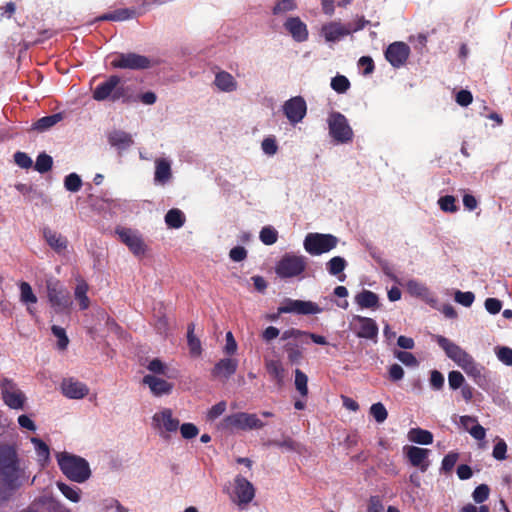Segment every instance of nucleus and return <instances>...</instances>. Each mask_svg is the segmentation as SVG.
Wrapping results in <instances>:
<instances>
[{
  "label": "nucleus",
  "instance_id": "60",
  "mask_svg": "<svg viewBox=\"0 0 512 512\" xmlns=\"http://www.w3.org/2000/svg\"><path fill=\"white\" fill-rule=\"evenodd\" d=\"M474 299H475V295H474V293H472L470 291H467V292L457 291L455 294V300L459 304H461L465 307H470L472 305V303L474 302Z\"/></svg>",
  "mask_w": 512,
  "mask_h": 512
},
{
  "label": "nucleus",
  "instance_id": "8",
  "mask_svg": "<svg viewBox=\"0 0 512 512\" xmlns=\"http://www.w3.org/2000/svg\"><path fill=\"white\" fill-rule=\"evenodd\" d=\"M47 297L56 313L69 310L72 304L69 291L58 280L47 282Z\"/></svg>",
  "mask_w": 512,
  "mask_h": 512
},
{
  "label": "nucleus",
  "instance_id": "49",
  "mask_svg": "<svg viewBox=\"0 0 512 512\" xmlns=\"http://www.w3.org/2000/svg\"><path fill=\"white\" fill-rule=\"evenodd\" d=\"M331 87L337 93H345L350 88V81L344 75H337L332 78Z\"/></svg>",
  "mask_w": 512,
  "mask_h": 512
},
{
  "label": "nucleus",
  "instance_id": "58",
  "mask_svg": "<svg viewBox=\"0 0 512 512\" xmlns=\"http://www.w3.org/2000/svg\"><path fill=\"white\" fill-rule=\"evenodd\" d=\"M465 429L469 432V434L475 438L476 440H483L486 435V431L484 427L481 425L474 423L471 427L468 426V421L464 423Z\"/></svg>",
  "mask_w": 512,
  "mask_h": 512
},
{
  "label": "nucleus",
  "instance_id": "3",
  "mask_svg": "<svg viewBox=\"0 0 512 512\" xmlns=\"http://www.w3.org/2000/svg\"><path fill=\"white\" fill-rule=\"evenodd\" d=\"M307 267V258L303 255L285 253L277 262L275 272L280 278H292L302 274Z\"/></svg>",
  "mask_w": 512,
  "mask_h": 512
},
{
  "label": "nucleus",
  "instance_id": "35",
  "mask_svg": "<svg viewBox=\"0 0 512 512\" xmlns=\"http://www.w3.org/2000/svg\"><path fill=\"white\" fill-rule=\"evenodd\" d=\"M57 487L63 496L73 503H78L82 498V490L77 486H71L63 482H57Z\"/></svg>",
  "mask_w": 512,
  "mask_h": 512
},
{
  "label": "nucleus",
  "instance_id": "5",
  "mask_svg": "<svg viewBox=\"0 0 512 512\" xmlns=\"http://www.w3.org/2000/svg\"><path fill=\"white\" fill-rule=\"evenodd\" d=\"M254 485L244 476L236 475L231 488L230 498L240 508L247 507L255 497Z\"/></svg>",
  "mask_w": 512,
  "mask_h": 512
},
{
  "label": "nucleus",
  "instance_id": "55",
  "mask_svg": "<svg viewBox=\"0 0 512 512\" xmlns=\"http://www.w3.org/2000/svg\"><path fill=\"white\" fill-rule=\"evenodd\" d=\"M296 8L295 0H278L273 8V14H281Z\"/></svg>",
  "mask_w": 512,
  "mask_h": 512
},
{
  "label": "nucleus",
  "instance_id": "23",
  "mask_svg": "<svg viewBox=\"0 0 512 512\" xmlns=\"http://www.w3.org/2000/svg\"><path fill=\"white\" fill-rule=\"evenodd\" d=\"M151 426L163 438H169L179 428L177 418H152Z\"/></svg>",
  "mask_w": 512,
  "mask_h": 512
},
{
  "label": "nucleus",
  "instance_id": "56",
  "mask_svg": "<svg viewBox=\"0 0 512 512\" xmlns=\"http://www.w3.org/2000/svg\"><path fill=\"white\" fill-rule=\"evenodd\" d=\"M490 489L486 484H481L475 488L472 497L476 503H483L488 499Z\"/></svg>",
  "mask_w": 512,
  "mask_h": 512
},
{
  "label": "nucleus",
  "instance_id": "62",
  "mask_svg": "<svg viewBox=\"0 0 512 512\" xmlns=\"http://www.w3.org/2000/svg\"><path fill=\"white\" fill-rule=\"evenodd\" d=\"M507 445L504 440L497 439L493 448V457L497 460H504L506 458Z\"/></svg>",
  "mask_w": 512,
  "mask_h": 512
},
{
  "label": "nucleus",
  "instance_id": "14",
  "mask_svg": "<svg viewBox=\"0 0 512 512\" xmlns=\"http://www.w3.org/2000/svg\"><path fill=\"white\" fill-rule=\"evenodd\" d=\"M437 344L445 351L447 357L453 360L459 367H461L471 357L464 349L459 345L450 341L448 338L437 335L435 336Z\"/></svg>",
  "mask_w": 512,
  "mask_h": 512
},
{
  "label": "nucleus",
  "instance_id": "13",
  "mask_svg": "<svg viewBox=\"0 0 512 512\" xmlns=\"http://www.w3.org/2000/svg\"><path fill=\"white\" fill-rule=\"evenodd\" d=\"M461 368L480 388L484 390H488L490 388L491 379L489 373L482 365L478 364L472 356L461 366Z\"/></svg>",
  "mask_w": 512,
  "mask_h": 512
},
{
  "label": "nucleus",
  "instance_id": "33",
  "mask_svg": "<svg viewBox=\"0 0 512 512\" xmlns=\"http://www.w3.org/2000/svg\"><path fill=\"white\" fill-rule=\"evenodd\" d=\"M20 301L27 305V311L33 315V309L30 305L37 303V296L34 294L31 285L28 282L22 281L19 284Z\"/></svg>",
  "mask_w": 512,
  "mask_h": 512
},
{
  "label": "nucleus",
  "instance_id": "30",
  "mask_svg": "<svg viewBox=\"0 0 512 512\" xmlns=\"http://www.w3.org/2000/svg\"><path fill=\"white\" fill-rule=\"evenodd\" d=\"M355 302L361 308L375 309L379 307V297L376 293L370 290H362L355 296Z\"/></svg>",
  "mask_w": 512,
  "mask_h": 512
},
{
  "label": "nucleus",
  "instance_id": "39",
  "mask_svg": "<svg viewBox=\"0 0 512 512\" xmlns=\"http://www.w3.org/2000/svg\"><path fill=\"white\" fill-rule=\"evenodd\" d=\"M195 325L193 323L188 325L187 329V344L190 354L194 357H198L202 353V347L200 340L194 335Z\"/></svg>",
  "mask_w": 512,
  "mask_h": 512
},
{
  "label": "nucleus",
  "instance_id": "42",
  "mask_svg": "<svg viewBox=\"0 0 512 512\" xmlns=\"http://www.w3.org/2000/svg\"><path fill=\"white\" fill-rule=\"evenodd\" d=\"M31 441L34 445L38 462L42 466L45 465L49 461V458H50L49 447L38 438H32Z\"/></svg>",
  "mask_w": 512,
  "mask_h": 512
},
{
  "label": "nucleus",
  "instance_id": "15",
  "mask_svg": "<svg viewBox=\"0 0 512 512\" xmlns=\"http://www.w3.org/2000/svg\"><path fill=\"white\" fill-rule=\"evenodd\" d=\"M437 344L445 351L447 357L453 360L459 367H461L471 357L464 349L459 345L450 341L448 338L437 335L435 336Z\"/></svg>",
  "mask_w": 512,
  "mask_h": 512
},
{
  "label": "nucleus",
  "instance_id": "64",
  "mask_svg": "<svg viewBox=\"0 0 512 512\" xmlns=\"http://www.w3.org/2000/svg\"><path fill=\"white\" fill-rule=\"evenodd\" d=\"M497 357L498 359L508 365H512V349L509 347H500L497 351Z\"/></svg>",
  "mask_w": 512,
  "mask_h": 512
},
{
  "label": "nucleus",
  "instance_id": "45",
  "mask_svg": "<svg viewBox=\"0 0 512 512\" xmlns=\"http://www.w3.org/2000/svg\"><path fill=\"white\" fill-rule=\"evenodd\" d=\"M407 290L412 296L420 298H426L429 294L428 288L417 280H409L407 282Z\"/></svg>",
  "mask_w": 512,
  "mask_h": 512
},
{
  "label": "nucleus",
  "instance_id": "18",
  "mask_svg": "<svg viewBox=\"0 0 512 512\" xmlns=\"http://www.w3.org/2000/svg\"><path fill=\"white\" fill-rule=\"evenodd\" d=\"M62 394L70 399H82L89 393L88 386L73 378H64L60 384Z\"/></svg>",
  "mask_w": 512,
  "mask_h": 512
},
{
  "label": "nucleus",
  "instance_id": "59",
  "mask_svg": "<svg viewBox=\"0 0 512 512\" xmlns=\"http://www.w3.org/2000/svg\"><path fill=\"white\" fill-rule=\"evenodd\" d=\"M464 377L459 371H451L448 374V383L451 389L456 390L464 384Z\"/></svg>",
  "mask_w": 512,
  "mask_h": 512
},
{
  "label": "nucleus",
  "instance_id": "1",
  "mask_svg": "<svg viewBox=\"0 0 512 512\" xmlns=\"http://www.w3.org/2000/svg\"><path fill=\"white\" fill-rule=\"evenodd\" d=\"M56 460L62 473L73 482L84 483L91 477L89 463L80 456L59 452L56 454Z\"/></svg>",
  "mask_w": 512,
  "mask_h": 512
},
{
  "label": "nucleus",
  "instance_id": "2",
  "mask_svg": "<svg viewBox=\"0 0 512 512\" xmlns=\"http://www.w3.org/2000/svg\"><path fill=\"white\" fill-rule=\"evenodd\" d=\"M127 91V87L121 84V78L118 75H111L95 87L92 97L96 101L126 102L129 98Z\"/></svg>",
  "mask_w": 512,
  "mask_h": 512
},
{
  "label": "nucleus",
  "instance_id": "43",
  "mask_svg": "<svg viewBox=\"0 0 512 512\" xmlns=\"http://www.w3.org/2000/svg\"><path fill=\"white\" fill-rule=\"evenodd\" d=\"M346 266V260L340 256L331 258L326 264L329 274L334 276L342 273Z\"/></svg>",
  "mask_w": 512,
  "mask_h": 512
},
{
  "label": "nucleus",
  "instance_id": "19",
  "mask_svg": "<svg viewBox=\"0 0 512 512\" xmlns=\"http://www.w3.org/2000/svg\"><path fill=\"white\" fill-rule=\"evenodd\" d=\"M403 452L413 466L419 467L422 471L428 468L429 463L427 459L430 452L428 449L404 446Z\"/></svg>",
  "mask_w": 512,
  "mask_h": 512
},
{
  "label": "nucleus",
  "instance_id": "6",
  "mask_svg": "<svg viewBox=\"0 0 512 512\" xmlns=\"http://www.w3.org/2000/svg\"><path fill=\"white\" fill-rule=\"evenodd\" d=\"M322 309L314 302L286 299L284 305L278 307L277 312L267 314L266 319L269 321H276L281 314L296 313L301 315H310L320 313Z\"/></svg>",
  "mask_w": 512,
  "mask_h": 512
},
{
  "label": "nucleus",
  "instance_id": "54",
  "mask_svg": "<svg viewBox=\"0 0 512 512\" xmlns=\"http://www.w3.org/2000/svg\"><path fill=\"white\" fill-rule=\"evenodd\" d=\"M394 355L400 362H402L406 366L416 367L419 364L416 357L410 352L396 351Z\"/></svg>",
  "mask_w": 512,
  "mask_h": 512
},
{
  "label": "nucleus",
  "instance_id": "51",
  "mask_svg": "<svg viewBox=\"0 0 512 512\" xmlns=\"http://www.w3.org/2000/svg\"><path fill=\"white\" fill-rule=\"evenodd\" d=\"M235 461H236L237 470H238L237 475H242L244 477L249 474L252 475V468H253L254 462L250 458L238 457V458H236Z\"/></svg>",
  "mask_w": 512,
  "mask_h": 512
},
{
  "label": "nucleus",
  "instance_id": "53",
  "mask_svg": "<svg viewBox=\"0 0 512 512\" xmlns=\"http://www.w3.org/2000/svg\"><path fill=\"white\" fill-rule=\"evenodd\" d=\"M368 512H400L398 508L389 506L385 509L381 500L377 497H372L368 505Z\"/></svg>",
  "mask_w": 512,
  "mask_h": 512
},
{
  "label": "nucleus",
  "instance_id": "37",
  "mask_svg": "<svg viewBox=\"0 0 512 512\" xmlns=\"http://www.w3.org/2000/svg\"><path fill=\"white\" fill-rule=\"evenodd\" d=\"M283 350L287 354V358L292 364H299L303 358L301 347L295 341H287L283 346Z\"/></svg>",
  "mask_w": 512,
  "mask_h": 512
},
{
  "label": "nucleus",
  "instance_id": "46",
  "mask_svg": "<svg viewBox=\"0 0 512 512\" xmlns=\"http://www.w3.org/2000/svg\"><path fill=\"white\" fill-rule=\"evenodd\" d=\"M259 238L265 245H273L278 239V232L271 226H265L261 229Z\"/></svg>",
  "mask_w": 512,
  "mask_h": 512
},
{
  "label": "nucleus",
  "instance_id": "22",
  "mask_svg": "<svg viewBox=\"0 0 512 512\" xmlns=\"http://www.w3.org/2000/svg\"><path fill=\"white\" fill-rule=\"evenodd\" d=\"M354 321L359 323V327L356 330V335L359 338L374 339L377 337L378 325L372 318L356 315L354 316Z\"/></svg>",
  "mask_w": 512,
  "mask_h": 512
},
{
  "label": "nucleus",
  "instance_id": "16",
  "mask_svg": "<svg viewBox=\"0 0 512 512\" xmlns=\"http://www.w3.org/2000/svg\"><path fill=\"white\" fill-rule=\"evenodd\" d=\"M437 344L445 351L447 357L453 360L459 367H461L471 357L464 349L459 345L450 341L448 338L437 335L435 336Z\"/></svg>",
  "mask_w": 512,
  "mask_h": 512
},
{
  "label": "nucleus",
  "instance_id": "27",
  "mask_svg": "<svg viewBox=\"0 0 512 512\" xmlns=\"http://www.w3.org/2000/svg\"><path fill=\"white\" fill-rule=\"evenodd\" d=\"M323 32L327 41L335 42L349 35L351 30L339 22H331L323 27Z\"/></svg>",
  "mask_w": 512,
  "mask_h": 512
},
{
  "label": "nucleus",
  "instance_id": "31",
  "mask_svg": "<svg viewBox=\"0 0 512 512\" xmlns=\"http://www.w3.org/2000/svg\"><path fill=\"white\" fill-rule=\"evenodd\" d=\"M108 141L112 146L121 150H124L133 144L131 135L120 130L111 132L108 136Z\"/></svg>",
  "mask_w": 512,
  "mask_h": 512
},
{
  "label": "nucleus",
  "instance_id": "29",
  "mask_svg": "<svg viewBox=\"0 0 512 512\" xmlns=\"http://www.w3.org/2000/svg\"><path fill=\"white\" fill-rule=\"evenodd\" d=\"M214 84L223 92H233L237 89V81L226 71L216 73Z\"/></svg>",
  "mask_w": 512,
  "mask_h": 512
},
{
  "label": "nucleus",
  "instance_id": "12",
  "mask_svg": "<svg viewBox=\"0 0 512 512\" xmlns=\"http://www.w3.org/2000/svg\"><path fill=\"white\" fill-rule=\"evenodd\" d=\"M411 50L408 44L401 41H396L388 45L384 55L386 60L394 68L404 66L410 56Z\"/></svg>",
  "mask_w": 512,
  "mask_h": 512
},
{
  "label": "nucleus",
  "instance_id": "48",
  "mask_svg": "<svg viewBox=\"0 0 512 512\" xmlns=\"http://www.w3.org/2000/svg\"><path fill=\"white\" fill-rule=\"evenodd\" d=\"M307 382H308L307 375L300 369H296L295 370V387L302 396H306L308 394Z\"/></svg>",
  "mask_w": 512,
  "mask_h": 512
},
{
  "label": "nucleus",
  "instance_id": "47",
  "mask_svg": "<svg viewBox=\"0 0 512 512\" xmlns=\"http://www.w3.org/2000/svg\"><path fill=\"white\" fill-rule=\"evenodd\" d=\"M438 204L443 212L455 213L458 211L456 198L452 195H445L439 198Z\"/></svg>",
  "mask_w": 512,
  "mask_h": 512
},
{
  "label": "nucleus",
  "instance_id": "26",
  "mask_svg": "<svg viewBox=\"0 0 512 512\" xmlns=\"http://www.w3.org/2000/svg\"><path fill=\"white\" fill-rule=\"evenodd\" d=\"M143 383L150 388L155 396L169 394L173 388L171 383L154 375H145L143 377Z\"/></svg>",
  "mask_w": 512,
  "mask_h": 512
},
{
  "label": "nucleus",
  "instance_id": "34",
  "mask_svg": "<svg viewBox=\"0 0 512 512\" xmlns=\"http://www.w3.org/2000/svg\"><path fill=\"white\" fill-rule=\"evenodd\" d=\"M62 120L60 113L44 116L33 123L32 128L38 132H44Z\"/></svg>",
  "mask_w": 512,
  "mask_h": 512
},
{
  "label": "nucleus",
  "instance_id": "24",
  "mask_svg": "<svg viewBox=\"0 0 512 512\" xmlns=\"http://www.w3.org/2000/svg\"><path fill=\"white\" fill-rule=\"evenodd\" d=\"M225 420L226 426L233 432L249 431L263 426L258 418H225Z\"/></svg>",
  "mask_w": 512,
  "mask_h": 512
},
{
  "label": "nucleus",
  "instance_id": "11",
  "mask_svg": "<svg viewBox=\"0 0 512 512\" xmlns=\"http://www.w3.org/2000/svg\"><path fill=\"white\" fill-rule=\"evenodd\" d=\"M0 388L3 400L7 406L13 409L22 408L25 395L12 379L3 378L0 381Z\"/></svg>",
  "mask_w": 512,
  "mask_h": 512
},
{
  "label": "nucleus",
  "instance_id": "7",
  "mask_svg": "<svg viewBox=\"0 0 512 512\" xmlns=\"http://www.w3.org/2000/svg\"><path fill=\"white\" fill-rule=\"evenodd\" d=\"M338 239L332 234L309 233L304 240V248L310 255H321L334 249Z\"/></svg>",
  "mask_w": 512,
  "mask_h": 512
},
{
  "label": "nucleus",
  "instance_id": "17",
  "mask_svg": "<svg viewBox=\"0 0 512 512\" xmlns=\"http://www.w3.org/2000/svg\"><path fill=\"white\" fill-rule=\"evenodd\" d=\"M285 116L292 124L299 123L306 115L307 105L301 96L293 97L283 105Z\"/></svg>",
  "mask_w": 512,
  "mask_h": 512
},
{
  "label": "nucleus",
  "instance_id": "9",
  "mask_svg": "<svg viewBox=\"0 0 512 512\" xmlns=\"http://www.w3.org/2000/svg\"><path fill=\"white\" fill-rule=\"evenodd\" d=\"M329 134L338 143H347L352 140L353 131L348 124L346 117L333 112L328 118Z\"/></svg>",
  "mask_w": 512,
  "mask_h": 512
},
{
  "label": "nucleus",
  "instance_id": "41",
  "mask_svg": "<svg viewBox=\"0 0 512 512\" xmlns=\"http://www.w3.org/2000/svg\"><path fill=\"white\" fill-rule=\"evenodd\" d=\"M135 16V10L123 8L117 9L111 13H107L102 15L100 20H108V21H125L131 19Z\"/></svg>",
  "mask_w": 512,
  "mask_h": 512
},
{
  "label": "nucleus",
  "instance_id": "4",
  "mask_svg": "<svg viewBox=\"0 0 512 512\" xmlns=\"http://www.w3.org/2000/svg\"><path fill=\"white\" fill-rule=\"evenodd\" d=\"M159 64L147 56L134 52L117 53L111 61V66L117 69L145 70Z\"/></svg>",
  "mask_w": 512,
  "mask_h": 512
},
{
  "label": "nucleus",
  "instance_id": "36",
  "mask_svg": "<svg viewBox=\"0 0 512 512\" xmlns=\"http://www.w3.org/2000/svg\"><path fill=\"white\" fill-rule=\"evenodd\" d=\"M409 441L421 444L428 445L433 441V435L427 431L420 428H413L408 432L407 435Z\"/></svg>",
  "mask_w": 512,
  "mask_h": 512
},
{
  "label": "nucleus",
  "instance_id": "61",
  "mask_svg": "<svg viewBox=\"0 0 512 512\" xmlns=\"http://www.w3.org/2000/svg\"><path fill=\"white\" fill-rule=\"evenodd\" d=\"M15 163L24 169H29L32 167L33 161L25 152L17 151L14 154Z\"/></svg>",
  "mask_w": 512,
  "mask_h": 512
},
{
  "label": "nucleus",
  "instance_id": "63",
  "mask_svg": "<svg viewBox=\"0 0 512 512\" xmlns=\"http://www.w3.org/2000/svg\"><path fill=\"white\" fill-rule=\"evenodd\" d=\"M358 65L363 68L364 75L371 74L375 69L374 61L370 56H362L358 61Z\"/></svg>",
  "mask_w": 512,
  "mask_h": 512
},
{
  "label": "nucleus",
  "instance_id": "25",
  "mask_svg": "<svg viewBox=\"0 0 512 512\" xmlns=\"http://www.w3.org/2000/svg\"><path fill=\"white\" fill-rule=\"evenodd\" d=\"M42 233H43V237H44L46 243L56 253H61L66 250L67 245H68V240L65 236L52 230L49 227H44L42 229Z\"/></svg>",
  "mask_w": 512,
  "mask_h": 512
},
{
  "label": "nucleus",
  "instance_id": "32",
  "mask_svg": "<svg viewBox=\"0 0 512 512\" xmlns=\"http://www.w3.org/2000/svg\"><path fill=\"white\" fill-rule=\"evenodd\" d=\"M171 165L167 159L160 158L155 161V181L166 183L171 178Z\"/></svg>",
  "mask_w": 512,
  "mask_h": 512
},
{
  "label": "nucleus",
  "instance_id": "10",
  "mask_svg": "<svg viewBox=\"0 0 512 512\" xmlns=\"http://www.w3.org/2000/svg\"><path fill=\"white\" fill-rule=\"evenodd\" d=\"M0 474L9 485H14L19 476L15 451L10 447L0 448Z\"/></svg>",
  "mask_w": 512,
  "mask_h": 512
},
{
  "label": "nucleus",
  "instance_id": "50",
  "mask_svg": "<svg viewBox=\"0 0 512 512\" xmlns=\"http://www.w3.org/2000/svg\"><path fill=\"white\" fill-rule=\"evenodd\" d=\"M64 187L70 192H77L82 187V180L76 173H70L65 177Z\"/></svg>",
  "mask_w": 512,
  "mask_h": 512
},
{
  "label": "nucleus",
  "instance_id": "28",
  "mask_svg": "<svg viewBox=\"0 0 512 512\" xmlns=\"http://www.w3.org/2000/svg\"><path fill=\"white\" fill-rule=\"evenodd\" d=\"M237 366L238 362L235 359H221L212 369V375L214 377L229 378L236 372Z\"/></svg>",
  "mask_w": 512,
  "mask_h": 512
},
{
  "label": "nucleus",
  "instance_id": "52",
  "mask_svg": "<svg viewBox=\"0 0 512 512\" xmlns=\"http://www.w3.org/2000/svg\"><path fill=\"white\" fill-rule=\"evenodd\" d=\"M51 331H52L53 335L58 339V342H57L58 348L60 350L66 349L68 346V343H69V339L66 335L65 329L60 326L53 325L51 327Z\"/></svg>",
  "mask_w": 512,
  "mask_h": 512
},
{
  "label": "nucleus",
  "instance_id": "40",
  "mask_svg": "<svg viewBox=\"0 0 512 512\" xmlns=\"http://www.w3.org/2000/svg\"><path fill=\"white\" fill-rule=\"evenodd\" d=\"M165 222L168 227L178 229L184 225L185 215L177 208L170 209L165 215Z\"/></svg>",
  "mask_w": 512,
  "mask_h": 512
},
{
  "label": "nucleus",
  "instance_id": "21",
  "mask_svg": "<svg viewBox=\"0 0 512 512\" xmlns=\"http://www.w3.org/2000/svg\"><path fill=\"white\" fill-rule=\"evenodd\" d=\"M285 29L297 42H304L308 39L306 24L299 17H289L284 23Z\"/></svg>",
  "mask_w": 512,
  "mask_h": 512
},
{
  "label": "nucleus",
  "instance_id": "57",
  "mask_svg": "<svg viewBox=\"0 0 512 512\" xmlns=\"http://www.w3.org/2000/svg\"><path fill=\"white\" fill-rule=\"evenodd\" d=\"M100 510L101 512H123L120 503L113 498L103 500Z\"/></svg>",
  "mask_w": 512,
  "mask_h": 512
},
{
  "label": "nucleus",
  "instance_id": "44",
  "mask_svg": "<svg viewBox=\"0 0 512 512\" xmlns=\"http://www.w3.org/2000/svg\"><path fill=\"white\" fill-rule=\"evenodd\" d=\"M52 165H53L52 157L50 155L46 154L45 152H43L37 156L34 168L39 173H46L51 170Z\"/></svg>",
  "mask_w": 512,
  "mask_h": 512
},
{
  "label": "nucleus",
  "instance_id": "38",
  "mask_svg": "<svg viewBox=\"0 0 512 512\" xmlns=\"http://www.w3.org/2000/svg\"><path fill=\"white\" fill-rule=\"evenodd\" d=\"M88 284L84 280L78 281L76 288H75V299L79 302V306L81 310L88 309L90 305V300L87 296L88 292Z\"/></svg>",
  "mask_w": 512,
  "mask_h": 512
},
{
  "label": "nucleus",
  "instance_id": "20",
  "mask_svg": "<svg viewBox=\"0 0 512 512\" xmlns=\"http://www.w3.org/2000/svg\"><path fill=\"white\" fill-rule=\"evenodd\" d=\"M117 234L119 235L120 240L126 244L135 255H140L145 252V245L142 239L131 229H118Z\"/></svg>",
  "mask_w": 512,
  "mask_h": 512
}]
</instances>
